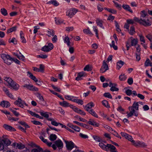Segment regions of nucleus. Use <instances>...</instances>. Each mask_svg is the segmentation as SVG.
<instances>
[{
  "label": "nucleus",
  "instance_id": "obj_34",
  "mask_svg": "<svg viewBox=\"0 0 152 152\" xmlns=\"http://www.w3.org/2000/svg\"><path fill=\"white\" fill-rule=\"evenodd\" d=\"M135 33L134 28L133 26H132L130 28V30L129 32V34L132 35H133Z\"/></svg>",
  "mask_w": 152,
  "mask_h": 152
},
{
  "label": "nucleus",
  "instance_id": "obj_56",
  "mask_svg": "<svg viewBox=\"0 0 152 152\" xmlns=\"http://www.w3.org/2000/svg\"><path fill=\"white\" fill-rule=\"evenodd\" d=\"M4 147V146L2 140H0V150H3Z\"/></svg>",
  "mask_w": 152,
  "mask_h": 152
},
{
  "label": "nucleus",
  "instance_id": "obj_57",
  "mask_svg": "<svg viewBox=\"0 0 152 152\" xmlns=\"http://www.w3.org/2000/svg\"><path fill=\"white\" fill-rule=\"evenodd\" d=\"M27 75L32 80H33L34 78L35 77V76L33 75L31 73L29 72H28Z\"/></svg>",
  "mask_w": 152,
  "mask_h": 152
},
{
  "label": "nucleus",
  "instance_id": "obj_46",
  "mask_svg": "<svg viewBox=\"0 0 152 152\" xmlns=\"http://www.w3.org/2000/svg\"><path fill=\"white\" fill-rule=\"evenodd\" d=\"M115 26L116 27V29L117 31L118 32H120L121 31V30L119 28V26L118 25V23L116 21H115Z\"/></svg>",
  "mask_w": 152,
  "mask_h": 152
},
{
  "label": "nucleus",
  "instance_id": "obj_4",
  "mask_svg": "<svg viewBox=\"0 0 152 152\" xmlns=\"http://www.w3.org/2000/svg\"><path fill=\"white\" fill-rule=\"evenodd\" d=\"M14 104L18 105L19 107L23 108L24 107V104L28 106V104L26 103L24 100H23L19 97H18V100L14 102Z\"/></svg>",
  "mask_w": 152,
  "mask_h": 152
},
{
  "label": "nucleus",
  "instance_id": "obj_29",
  "mask_svg": "<svg viewBox=\"0 0 152 152\" xmlns=\"http://www.w3.org/2000/svg\"><path fill=\"white\" fill-rule=\"evenodd\" d=\"M124 63L123 61L121 60L119 61L117 64V68L118 69H120L122 66L124 65Z\"/></svg>",
  "mask_w": 152,
  "mask_h": 152
},
{
  "label": "nucleus",
  "instance_id": "obj_59",
  "mask_svg": "<svg viewBox=\"0 0 152 152\" xmlns=\"http://www.w3.org/2000/svg\"><path fill=\"white\" fill-rule=\"evenodd\" d=\"M150 61V60L148 58H147L145 61L144 64V65L145 67H147L149 66V63Z\"/></svg>",
  "mask_w": 152,
  "mask_h": 152
},
{
  "label": "nucleus",
  "instance_id": "obj_51",
  "mask_svg": "<svg viewBox=\"0 0 152 152\" xmlns=\"http://www.w3.org/2000/svg\"><path fill=\"white\" fill-rule=\"evenodd\" d=\"M141 14L140 17V18H144L147 15V14L145 13V10H143L141 11Z\"/></svg>",
  "mask_w": 152,
  "mask_h": 152
},
{
  "label": "nucleus",
  "instance_id": "obj_8",
  "mask_svg": "<svg viewBox=\"0 0 152 152\" xmlns=\"http://www.w3.org/2000/svg\"><path fill=\"white\" fill-rule=\"evenodd\" d=\"M77 10L75 8L70 9L67 11L66 15L71 18L77 13Z\"/></svg>",
  "mask_w": 152,
  "mask_h": 152
},
{
  "label": "nucleus",
  "instance_id": "obj_6",
  "mask_svg": "<svg viewBox=\"0 0 152 152\" xmlns=\"http://www.w3.org/2000/svg\"><path fill=\"white\" fill-rule=\"evenodd\" d=\"M128 108L130 112L127 115V118H129L132 117L134 114L136 117L138 116V112L135 111V108L132 107V106L129 107Z\"/></svg>",
  "mask_w": 152,
  "mask_h": 152
},
{
  "label": "nucleus",
  "instance_id": "obj_2",
  "mask_svg": "<svg viewBox=\"0 0 152 152\" xmlns=\"http://www.w3.org/2000/svg\"><path fill=\"white\" fill-rule=\"evenodd\" d=\"M134 20L135 21L139 23L140 24L142 25L145 26H150L151 24V22L149 21L148 19L145 20V19H142L141 18L139 19L138 18L135 17L134 18Z\"/></svg>",
  "mask_w": 152,
  "mask_h": 152
},
{
  "label": "nucleus",
  "instance_id": "obj_17",
  "mask_svg": "<svg viewBox=\"0 0 152 152\" xmlns=\"http://www.w3.org/2000/svg\"><path fill=\"white\" fill-rule=\"evenodd\" d=\"M54 143L58 148H61L63 147V143L61 140L59 139L56 141L54 142Z\"/></svg>",
  "mask_w": 152,
  "mask_h": 152
},
{
  "label": "nucleus",
  "instance_id": "obj_52",
  "mask_svg": "<svg viewBox=\"0 0 152 152\" xmlns=\"http://www.w3.org/2000/svg\"><path fill=\"white\" fill-rule=\"evenodd\" d=\"M48 33L50 35H51L52 36H53L55 34V32L52 29H49L47 31Z\"/></svg>",
  "mask_w": 152,
  "mask_h": 152
},
{
  "label": "nucleus",
  "instance_id": "obj_43",
  "mask_svg": "<svg viewBox=\"0 0 152 152\" xmlns=\"http://www.w3.org/2000/svg\"><path fill=\"white\" fill-rule=\"evenodd\" d=\"M103 96L109 99H112V96L111 94L109 92L105 93L103 94Z\"/></svg>",
  "mask_w": 152,
  "mask_h": 152
},
{
  "label": "nucleus",
  "instance_id": "obj_40",
  "mask_svg": "<svg viewBox=\"0 0 152 152\" xmlns=\"http://www.w3.org/2000/svg\"><path fill=\"white\" fill-rule=\"evenodd\" d=\"M1 12L2 15L6 16L7 15V11L5 8H3L1 9Z\"/></svg>",
  "mask_w": 152,
  "mask_h": 152
},
{
  "label": "nucleus",
  "instance_id": "obj_5",
  "mask_svg": "<svg viewBox=\"0 0 152 152\" xmlns=\"http://www.w3.org/2000/svg\"><path fill=\"white\" fill-rule=\"evenodd\" d=\"M53 45L52 43H49L47 45H45L41 48V50L46 52L50 51L53 48Z\"/></svg>",
  "mask_w": 152,
  "mask_h": 152
},
{
  "label": "nucleus",
  "instance_id": "obj_26",
  "mask_svg": "<svg viewBox=\"0 0 152 152\" xmlns=\"http://www.w3.org/2000/svg\"><path fill=\"white\" fill-rule=\"evenodd\" d=\"M4 79L8 83L9 85L13 81L11 78L9 77H4Z\"/></svg>",
  "mask_w": 152,
  "mask_h": 152
},
{
  "label": "nucleus",
  "instance_id": "obj_13",
  "mask_svg": "<svg viewBox=\"0 0 152 152\" xmlns=\"http://www.w3.org/2000/svg\"><path fill=\"white\" fill-rule=\"evenodd\" d=\"M94 104L92 102H91L87 104L86 106L83 105V106L86 111L88 112L89 111V109H91V108L94 107Z\"/></svg>",
  "mask_w": 152,
  "mask_h": 152
},
{
  "label": "nucleus",
  "instance_id": "obj_20",
  "mask_svg": "<svg viewBox=\"0 0 152 152\" xmlns=\"http://www.w3.org/2000/svg\"><path fill=\"white\" fill-rule=\"evenodd\" d=\"M122 7L125 10L128 11L131 13H133V11L131 10L130 7L129 5L123 4Z\"/></svg>",
  "mask_w": 152,
  "mask_h": 152
},
{
  "label": "nucleus",
  "instance_id": "obj_49",
  "mask_svg": "<svg viewBox=\"0 0 152 152\" xmlns=\"http://www.w3.org/2000/svg\"><path fill=\"white\" fill-rule=\"evenodd\" d=\"M31 122L36 125H42V124L40 122L38 121L35 120L32 121H31Z\"/></svg>",
  "mask_w": 152,
  "mask_h": 152
},
{
  "label": "nucleus",
  "instance_id": "obj_37",
  "mask_svg": "<svg viewBox=\"0 0 152 152\" xmlns=\"http://www.w3.org/2000/svg\"><path fill=\"white\" fill-rule=\"evenodd\" d=\"M25 148V146L22 143H17L16 146V148H18L19 149H22Z\"/></svg>",
  "mask_w": 152,
  "mask_h": 152
},
{
  "label": "nucleus",
  "instance_id": "obj_42",
  "mask_svg": "<svg viewBox=\"0 0 152 152\" xmlns=\"http://www.w3.org/2000/svg\"><path fill=\"white\" fill-rule=\"evenodd\" d=\"M64 42L67 43V45L68 46H70L69 39L68 37H65L64 39Z\"/></svg>",
  "mask_w": 152,
  "mask_h": 152
},
{
  "label": "nucleus",
  "instance_id": "obj_35",
  "mask_svg": "<svg viewBox=\"0 0 152 152\" xmlns=\"http://www.w3.org/2000/svg\"><path fill=\"white\" fill-rule=\"evenodd\" d=\"M93 138L96 142H100L102 141V139L99 136L96 135H93Z\"/></svg>",
  "mask_w": 152,
  "mask_h": 152
},
{
  "label": "nucleus",
  "instance_id": "obj_28",
  "mask_svg": "<svg viewBox=\"0 0 152 152\" xmlns=\"http://www.w3.org/2000/svg\"><path fill=\"white\" fill-rule=\"evenodd\" d=\"M38 113H40L41 115L44 117L45 118H49V115L48 114V112H45V113H44L43 112L40 111Z\"/></svg>",
  "mask_w": 152,
  "mask_h": 152
},
{
  "label": "nucleus",
  "instance_id": "obj_19",
  "mask_svg": "<svg viewBox=\"0 0 152 152\" xmlns=\"http://www.w3.org/2000/svg\"><path fill=\"white\" fill-rule=\"evenodd\" d=\"M4 146H8L11 143V141L8 139L5 138L2 140Z\"/></svg>",
  "mask_w": 152,
  "mask_h": 152
},
{
  "label": "nucleus",
  "instance_id": "obj_15",
  "mask_svg": "<svg viewBox=\"0 0 152 152\" xmlns=\"http://www.w3.org/2000/svg\"><path fill=\"white\" fill-rule=\"evenodd\" d=\"M10 105V102L6 101H1L0 104V106H1L3 107H6L7 108Z\"/></svg>",
  "mask_w": 152,
  "mask_h": 152
},
{
  "label": "nucleus",
  "instance_id": "obj_12",
  "mask_svg": "<svg viewBox=\"0 0 152 152\" xmlns=\"http://www.w3.org/2000/svg\"><path fill=\"white\" fill-rule=\"evenodd\" d=\"M9 86L15 91L18 90L19 87V85L14 81H13Z\"/></svg>",
  "mask_w": 152,
  "mask_h": 152
},
{
  "label": "nucleus",
  "instance_id": "obj_48",
  "mask_svg": "<svg viewBox=\"0 0 152 152\" xmlns=\"http://www.w3.org/2000/svg\"><path fill=\"white\" fill-rule=\"evenodd\" d=\"M39 72H43L44 71V66L42 64L39 65Z\"/></svg>",
  "mask_w": 152,
  "mask_h": 152
},
{
  "label": "nucleus",
  "instance_id": "obj_1",
  "mask_svg": "<svg viewBox=\"0 0 152 152\" xmlns=\"http://www.w3.org/2000/svg\"><path fill=\"white\" fill-rule=\"evenodd\" d=\"M1 57L4 60V62L8 65H10L13 61L18 64H20V61L19 60L16 58L15 59L12 58L9 55L2 54H1Z\"/></svg>",
  "mask_w": 152,
  "mask_h": 152
},
{
  "label": "nucleus",
  "instance_id": "obj_55",
  "mask_svg": "<svg viewBox=\"0 0 152 152\" xmlns=\"http://www.w3.org/2000/svg\"><path fill=\"white\" fill-rule=\"evenodd\" d=\"M113 2L114 3L116 8L120 9L121 8V4H119L118 3L114 1H113Z\"/></svg>",
  "mask_w": 152,
  "mask_h": 152
},
{
  "label": "nucleus",
  "instance_id": "obj_27",
  "mask_svg": "<svg viewBox=\"0 0 152 152\" xmlns=\"http://www.w3.org/2000/svg\"><path fill=\"white\" fill-rule=\"evenodd\" d=\"M33 86V85L31 84H25L23 86V87L26 88L30 91H32Z\"/></svg>",
  "mask_w": 152,
  "mask_h": 152
},
{
  "label": "nucleus",
  "instance_id": "obj_36",
  "mask_svg": "<svg viewBox=\"0 0 152 152\" xmlns=\"http://www.w3.org/2000/svg\"><path fill=\"white\" fill-rule=\"evenodd\" d=\"M57 137L55 134H51L50 136V140L52 141H53L56 140Z\"/></svg>",
  "mask_w": 152,
  "mask_h": 152
},
{
  "label": "nucleus",
  "instance_id": "obj_60",
  "mask_svg": "<svg viewBox=\"0 0 152 152\" xmlns=\"http://www.w3.org/2000/svg\"><path fill=\"white\" fill-rule=\"evenodd\" d=\"M128 83L130 85H131L133 83V79L132 77L129 78L127 80Z\"/></svg>",
  "mask_w": 152,
  "mask_h": 152
},
{
  "label": "nucleus",
  "instance_id": "obj_38",
  "mask_svg": "<svg viewBox=\"0 0 152 152\" xmlns=\"http://www.w3.org/2000/svg\"><path fill=\"white\" fill-rule=\"evenodd\" d=\"M89 113L91 114L93 116L96 118H98V115L93 110V109H91L88 111Z\"/></svg>",
  "mask_w": 152,
  "mask_h": 152
},
{
  "label": "nucleus",
  "instance_id": "obj_11",
  "mask_svg": "<svg viewBox=\"0 0 152 152\" xmlns=\"http://www.w3.org/2000/svg\"><path fill=\"white\" fill-rule=\"evenodd\" d=\"M73 122L74 123L84 128H86L87 129L89 130H92L93 129L92 126L88 125L85 124H83L82 123H80L79 122L76 121H74Z\"/></svg>",
  "mask_w": 152,
  "mask_h": 152
},
{
  "label": "nucleus",
  "instance_id": "obj_62",
  "mask_svg": "<svg viewBox=\"0 0 152 152\" xmlns=\"http://www.w3.org/2000/svg\"><path fill=\"white\" fill-rule=\"evenodd\" d=\"M36 95L40 100H42L43 101H44V99L43 96H41L40 94L38 93Z\"/></svg>",
  "mask_w": 152,
  "mask_h": 152
},
{
  "label": "nucleus",
  "instance_id": "obj_50",
  "mask_svg": "<svg viewBox=\"0 0 152 152\" xmlns=\"http://www.w3.org/2000/svg\"><path fill=\"white\" fill-rule=\"evenodd\" d=\"M51 86L56 91L60 92H61V89L60 88L55 86L53 84H51Z\"/></svg>",
  "mask_w": 152,
  "mask_h": 152
},
{
  "label": "nucleus",
  "instance_id": "obj_16",
  "mask_svg": "<svg viewBox=\"0 0 152 152\" xmlns=\"http://www.w3.org/2000/svg\"><path fill=\"white\" fill-rule=\"evenodd\" d=\"M3 126L5 129L8 131L14 132L16 130L14 128L6 124H4Z\"/></svg>",
  "mask_w": 152,
  "mask_h": 152
},
{
  "label": "nucleus",
  "instance_id": "obj_45",
  "mask_svg": "<svg viewBox=\"0 0 152 152\" xmlns=\"http://www.w3.org/2000/svg\"><path fill=\"white\" fill-rule=\"evenodd\" d=\"M102 103L103 105L107 108L109 107H110L108 105V102L106 100H104L102 101Z\"/></svg>",
  "mask_w": 152,
  "mask_h": 152
},
{
  "label": "nucleus",
  "instance_id": "obj_3",
  "mask_svg": "<svg viewBox=\"0 0 152 152\" xmlns=\"http://www.w3.org/2000/svg\"><path fill=\"white\" fill-rule=\"evenodd\" d=\"M99 145L103 149L107 151H109V148L112 150H114L116 149L115 146L111 144H107L106 145H105L102 142H100L99 143Z\"/></svg>",
  "mask_w": 152,
  "mask_h": 152
},
{
  "label": "nucleus",
  "instance_id": "obj_61",
  "mask_svg": "<svg viewBox=\"0 0 152 152\" xmlns=\"http://www.w3.org/2000/svg\"><path fill=\"white\" fill-rule=\"evenodd\" d=\"M108 12L113 14H116L117 13V11L112 9L110 8Z\"/></svg>",
  "mask_w": 152,
  "mask_h": 152
},
{
  "label": "nucleus",
  "instance_id": "obj_41",
  "mask_svg": "<svg viewBox=\"0 0 152 152\" xmlns=\"http://www.w3.org/2000/svg\"><path fill=\"white\" fill-rule=\"evenodd\" d=\"M70 96L69 95H66L65 96V98L69 100L70 101H72L73 102L77 103V99H72V98L69 99Z\"/></svg>",
  "mask_w": 152,
  "mask_h": 152
},
{
  "label": "nucleus",
  "instance_id": "obj_39",
  "mask_svg": "<svg viewBox=\"0 0 152 152\" xmlns=\"http://www.w3.org/2000/svg\"><path fill=\"white\" fill-rule=\"evenodd\" d=\"M53 94L57 96L58 97L61 99L64 100V99L61 96L59 95L58 93H56L53 90H49Z\"/></svg>",
  "mask_w": 152,
  "mask_h": 152
},
{
  "label": "nucleus",
  "instance_id": "obj_54",
  "mask_svg": "<svg viewBox=\"0 0 152 152\" xmlns=\"http://www.w3.org/2000/svg\"><path fill=\"white\" fill-rule=\"evenodd\" d=\"M86 75L85 72H79L78 73L77 75L80 77H85L86 76Z\"/></svg>",
  "mask_w": 152,
  "mask_h": 152
},
{
  "label": "nucleus",
  "instance_id": "obj_25",
  "mask_svg": "<svg viewBox=\"0 0 152 152\" xmlns=\"http://www.w3.org/2000/svg\"><path fill=\"white\" fill-rule=\"evenodd\" d=\"M103 21L102 20H100L99 19H97L96 20V23L98 26H99L102 28L104 29V28L103 26L102 23Z\"/></svg>",
  "mask_w": 152,
  "mask_h": 152
},
{
  "label": "nucleus",
  "instance_id": "obj_31",
  "mask_svg": "<svg viewBox=\"0 0 152 152\" xmlns=\"http://www.w3.org/2000/svg\"><path fill=\"white\" fill-rule=\"evenodd\" d=\"M83 32L85 33L88 34L90 35H93L91 31L89 28H88L87 29H84L83 30Z\"/></svg>",
  "mask_w": 152,
  "mask_h": 152
},
{
  "label": "nucleus",
  "instance_id": "obj_64",
  "mask_svg": "<svg viewBox=\"0 0 152 152\" xmlns=\"http://www.w3.org/2000/svg\"><path fill=\"white\" fill-rule=\"evenodd\" d=\"M74 29V28L73 26L68 27L66 28V31H71Z\"/></svg>",
  "mask_w": 152,
  "mask_h": 152
},
{
  "label": "nucleus",
  "instance_id": "obj_33",
  "mask_svg": "<svg viewBox=\"0 0 152 152\" xmlns=\"http://www.w3.org/2000/svg\"><path fill=\"white\" fill-rule=\"evenodd\" d=\"M127 78L125 76L124 74H122L119 76V79L121 81H124Z\"/></svg>",
  "mask_w": 152,
  "mask_h": 152
},
{
  "label": "nucleus",
  "instance_id": "obj_9",
  "mask_svg": "<svg viewBox=\"0 0 152 152\" xmlns=\"http://www.w3.org/2000/svg\"><path fill=\"white\" fill-rule=\"evenodd\" d=\"M108 69L109 68L107 64L106 63L105 61H104L102 65L100 70V73H103Z\"/></svg>",
  "mask_w": 152,
  "mask_h": 152
},
{
  "label": "nucleus",
  "instance_id": "obj_32",
  "mask_svg": "<svg viewBox=\"0 0 152 152\" xmlns=\"http://www.w3.org/2000/svg\"><path fill=\"white\" fill-rule=\"evenodd\" d=\"M60 104L63 107H66L69 106V104L67 102L64 101L62 102H60Z\"/></svg>",
  "mask_w": 152,
  "mask_h": 152
},
{
  "label": "nucleus",
  "instance_id": "obj_58",
  "mask_svg": "<svg viewBox=\"0 0 152 152\" xmlns=\"http://www.w3.org/2000/svg\"><path fill=\"white\" fill-rule=\"evenodd\" d=\"M125 93L127 95L129 96H130L132 94V91L129 89H128L126 91Z\"/></svg>",
  "mask_w": 152,
  "mask_h": 152
},
{
  "label": "nucleus",
  "instance_id": "obj_63",
  "mask_svg": "<svg viewBox=\"0 0 152 152\" xmlns=\"http://www.w3.org/2000/svg\"><path fill=\"white\" fill-rule=\"evenodd\" d=\"M135 55L136 60L139 61L140 59V54L139 53H136Z\"/></svg>",
  "mask_w": 152,
  "mask_h": 152
},
{
  "label": "nucleus",
  "instance_id": "obj_23",
  "mask_svg": "<svg viewBox=\"0 0 152 152\" xmlns=\"http://www.w3.org/2000/svg\"><path fill=\"white\" fill-rule=\"evenodd\" d=\"M47 4H52L55 6H57L59 5V3L56 0H51L48 2Z\"/></svg>",
  "mask_w": 152,
  "mask_h": 152
},
{
  "label": "nucleus",
  "instance_id": "obj_53",
  "mask_svg": "<svg viewBox=\"0 0 152 152\" xmlns=\"http://www.w3.org/2000/svg\"><path fill=\"white\" fill-rule=\"evenodd\" d=\"M10 39L9 40V42L13 43L15 45L17 44V40H16V39L15 37H13L12 38V39L10 41Z\"/></svg>",
  "mask_w": 152,
  "mask_h": 152
},
{
  "label": "nucleus",
  "instance_id": "obj_47",
  "mask_svg": "<svg viewBox=\"0 0 152 152\" xmlns=\"http://www.w3.org/2000/svg\"><path fill=\"white\" fill-rule=\"evenodd\" d=\"M83 70L85 71H89L91 70V69L89 65H87L84 68Z\"/></svg>",
  "mask_w": 152,
  "mask_h": 152
},
{
  "label": "nucleus",
  "instance_id": "obj_30",
  "mask_svg": "<svg viewBox=\"0 0 152 152\" xmlns=\"http://www.w3.org/2000/svg\"><path fill=\"white\" fill-rule=\"evenodd\" d=\"M138 102L134 101L132 107L135 108V110H139V104H138Z\"/></svg>",
  "mask_w": 152,
  "mask_h": 152
},
{
  "label": "nucleus",
  "instance_id": "obj_22",
  "mask_svg": "<svg viewBox=\"0 0 152 152\" xmlns=\"http://www.w3.org/2000/svg\"><path fill=\"white\" fill-rule=\"evenodd\" d=\"M17 26H15L7 29V33L9 34L12 32L15 31L17 29Z\"/></svg>",
  "mask_w": 152,
  "mask_h": 152
},
{
  "label": "nucleus",
  "instance_id": "obj_10",
  "mask_svg": "<svg viewBox=\"0 0 152 152\" xmlns=\"http://www.w3.org/2000/svg\"><path fill=\"white\" fill-rule=\"evenodd\" d=\"M132 142L136 146H138L141 147H145L147 146L145 143L140 141L135 142L134 140H133L132 141Z\"/></svg>",
  "mask_w": 152,
  "mask_h": 152
},
{
  "label": "nucleus",
  "instance_id": "obj_44",
  "mask_svg": "<svg viewBox=\"0 0 152 152\" xmlns=\"http://www.w3.org/2000/svg\"><path fill=\"white\" fill-rule=\"evenodd\" d=\"M37 58H40L43 59H45L47 58L48 56L47 55H43L41 54L39 55H37Z\"/></svg>",
  "mask_w": 152,
  "mask_h": 152
},
{
  "label": "nucleus",
  "instance_id": "obj_24",
  "mask_svg": "<svg viewBox=\"0 0 152 152\" xmlns=\"http://www.w3.org/2000/svg\"><path fill=\"white\" fill-rule=\"evenodd\" d=\"M20 37L21 39L22 40V42L23 43H26V40L25 38H24V37L23 36V33L22 31H20Z\"/></svg>",
  "mask_w": 152,
  "mask_h": 152
},
{
  "label": "nucleus",
  "instance_id": "obj_7",
  "mask_svg": "<svg viewBox=\"0 0 152 152\" xmlns=\"http://www.w3.org/2000/svg\"><path fill=\"white\" fill-rule=\"evenodd\" d=\"M64 142L66 144L67 149L69 151H71L75 146L74 143L72 141H68L64 140Z\"/></svg>",
  "mask_w": 152,
  "mask_h": 152
},
{
  "label": "nucleus",
  "instance_id": "obj_21",
  "mask_svg": "<svg viewBox=\"0 0 152 152\" xmlns=\"http://www.w3.org/2000/svg\"><path fill=\"white\" fill-rule=\"evenodd\" d=\"M131 41L130 45L131 46H135L137 43V39H133L132 37H131Z\"/></svg>",
  "mask_w": 152,
  "mask_h": 152
},
{
  "label": "nucleus",
  "instance_id": "obj_18",
  "mask_svg": "<svg viewBox=\"0 0 152 152\" xmlns=\"http://www.w3.org/2000/svg\"><path fill=\"white\" fill-rule=\"evenodd\" d=\"M87 123L90 125L96 127H98L99 126V124L98 123L94 121L91 119H90L89 121L87 122Z\"/></svg>",
  "mask_w": 152,
  "mask_h": 152
},
{
  "label": "nucleus",
  "instance_id": "obj_14",
  "mask_svg": "<svg viewBox=\"0 0 152 152\" xmlns=\"http://www.w3.org/2000/svg\"><path fill=\"white\" fill-rule=\"evenodd\" d=\"M33 146V147L37 148H34L32 149L31 150V152H40L43 151V149L39 146L35 144H34Z\"/></svg>",
  "mask_w": 152,
  "mask_h": 152
}]
</instances>
